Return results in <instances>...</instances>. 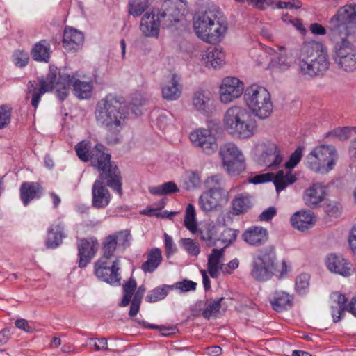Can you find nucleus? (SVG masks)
Instances as JSON below:
<instances>
[{"label": "nucleus", "instance_id": "13", "mask_svg": "<svg viewBox=\"0 0 356 356\" xmlns=\"http://www.w3.org/2000/svg\"><path fill=\"white\" fill-rule=\"evenodd\" d=\"M303 147H298L291 155L289 160L285 163L287 169L278 171L273 179V183L277 192L284 190L288 185L293 184L296 180V177L290 172V169L294 168L300 161L302 156Z\"/></svg>", "mask_w": 356, "mask_h": 356}, {"label": "nucleus", "instance_id": "5", "mask_svg": "<svg viewBox=\"0 0 356 356\" xmlns=\"http://www.w3.org/2000/svg\"><path fill=\"white\" fill-rule=\"evenodd\" d=\"M193 28L198 38L208 43H216L224 37L227 30L225 15L217 8H209L193 17Z\"/></svg>", "mask_w": 356, "mask_h": 356}, {"label": "nucleus", "instance_id": "16", "mask_svg": "<svg viewBox=\"0 0 356 356\" xmlns=\"http://www.w3.org/2000/svg\"><path fill=\"white\" fill-rule=\"evenodd\" d=\"M243 83L238 78L225 77L220 86V99L223 104L230 103L238 98L243 94Z\"/></svg>", "mask_w": 356, "mask_h": 356}, {"label": "nucleus", "instance_id": "54", "mask_svg": "<svg viewBox=\"0 0 356 356\" xmlns=\"http://www.w3.org/2000/svg\"><path fill=\"white\" fill-rule=\"evenodd\" d=\"M309 286V276L307 274H301L296 277V287L299 293H302Z\"/></svg>", "mask_w": 356, "mask_h": 356}, {"label": "nucleus", "instance_id": "40", "mask_svg": "<svg viewBox=\"0 0 356 356\" xmlns=\"http://www.w3.org/2000/svg\"><path fill=\"white\" fill-rule=\"evenodd\" d=\"M270 303L274 310H288L291 308L293 298L288 293L281 291L276 293V296L270 300Z\"/></svg>", "mask_w": 356, "mask_h": 356}, {"label": "nucleus", "instance_id": "28", "mask_svg": "<svg viewBox=\"0 0 356 356\" xmlns=\"http://www.w3.org/2000/svg\"><path fill=\"white\" fill-rule=\"evenodd\" d=\"M160 24L157 21L156 15L153 13H145L141 19L140 31L147 37H158L159 33Z\"/></svg>", "mask_w": 356, "mask_h": 356}, {"label": "nucleus", "instance_id": "43", "mask_svg": "<svg viewBox=\"0 0 356 356\" xmlns=\"http://www.w3.org/2000/svg\"><path fill=\"white\" fill-rule=\"evenodd\" d=\"M217 232V227L215 225H207L200 229V237L207 246H214L217 241L216 239Z\"/></svg>", "mask_w": 356, "mask_h": 356}, {"label": "nucleus", "instance_id": "8", "mask_svg": "<svg viewBox=\"0 0 356 356\" xmlns=\"http://www.w3.org/2000/svg\"><path fill=\"white\" fill-rule=\"evenodd\" d=\"M243 99L251 113L261 120L269 118L273 111L270 92L257 84L248 86L244 91Z\"/></svg>", "mask_w": 356, "mask_h": 356}, {"label": "nucleus", "instance_id": "55", "mask_svg": "<svg viewBox=\"0 0 356 356\" xmlns=\"http://www.w3.org/2000/svg\"><path fill=\"white\" fill-rule=\"evenodd\" d=\"M113 236H114L115 241L117 242V245L118 244L124 247L128 245V242L131 238L130 233L127 230L121 231Z\"/></svg>", "mask_w": 356, "mask_h": 356}, {"label": "nucleus", "instance_id": "45", "mask_svg": "<svg viewBox=\"0 0 356 356\" xmlns=\"http://www.w3.org/2000/svg\"><path fill=\"white\" fill-rule=\"evenodd\" d=\"M116 246L117 242L115 241L114 236L111 235L108 236L104 242L102 248L103 254L100 259L114 260L117 259L114 255Z\"/></svg>", "mask_w": 356, "mask_h": 356}, {"label": "nucleus", "instance_id": "32", "mask_svg": "<svg viewBox=\"0 0 356 356\" xmlns=\"http://www.w3.org/2000/svg\"><path fill=\"white\" fill-rule=\"evenodd\" d=\"M162 252L161 249L154 248L147 254V260L143 263L141 269L145 273H153L162 261Z\"/></svg>", "mask_w": 356, "mask_h": 356}, {"label": "nucleus", "instance_id": "19", "mask_svg": "<svg viewBox=\"0 0 356 356\" xmlns=\"http://www.w3.org/2000/svg\"><path fill=\"white\" fill-rule=\"evenodd\" d=\"M191 101L193 108L202 114H207L212 109L213 98L209 90H197L193 93Z\"/></svg>", "mask_w": 356, "mask_h": 356}, {"label": "nucleus", "instance_id": "60", "mask_svg": "<svg viewBox=\"0 0 356 356\" xmlns=\"http://www.w3.org/2000/svg\"><path fill=\"white\" fill-rule=\"evenodd\" d=\"M277 213V209L275 207H270L265 209L259 215V218L261 221H268L270 220Z\"/></svg>", "mask_w": 356, "mask_h": 356}, {"label": "nucleus", "instance_id": "22", "mask_svg": "<svg viewBox=\"0 0 356 356\" xmlns=\"http://www.w3.org/2000/svg\"><path fill=\"white\" fill-rule=\"evenodd\" d=\"M325 195V188L318 184H314L305 190L303 200L307 206L316 208L324 200Z\"/></svg>", "mask_w": 356, "mask_h": 356}, {"label": "nucleus", "instance_id": "3", "mask_svg": "<svg viewBox=\"0 0 356 356\" xmlns=\"http://www.w3.org/2000/svg\"><path fill=\"white\" fill-rule=\"evenodd\" d=\"M94 113L99 127L115 134L122 129L128 112L122 97L108 94L98 101Z\"/></svg>", "mask_w": 356, "mask_h": 356}, {"label": "nucleus", "instance_id": "57", "mask_svg": "<svg viewBox=\"0 0 356 356\" xmlns=\"http://www.w3.org/2000/svg\"><path fill=\"white\" fill-rule=\"evenodd\" d=\"M165 236V248L166 251L167 257H170L177 251V248L173 242L172 237L168 236L167 234H164Z\"/></svg>", "mask_w": 356, "mask_h": 356}, {"label": "nucleus", "instance_id": "12", "mask_svg": "<svg viewBox=\"0 0 356 356\" xmlns=\"http://www.w3.org/2000/svg\"><path fill=\"white\" fill-rule=\"evenodd\" d=\"M229 193L224 188H209L198 200L200 209L205 213L217 211L229 201Z\"/></svg>", "mask_w": 356, "mask_h": 356}, {"label": "nucleus", "instance_id": "58", "mask_svg": "<svg viewBox=\"0 0 356 356\" xmlns=\"http://www.w3.org/2000/svg\"><path fill=\"white\" fill-rule=\"evenodd\" d=\"M276 6L278 8H300L302 6V3L299 0H292L290 1H278L276 3Z\"/></svg>", "mask_w": 356, "mask_h": 356}, {"label": "nucleus", "instance_id": "37", "mask_svg": "<svg viewBox=\"0 0 356 356\" xmlns=\"http://www.w3.org/2000/svg\"><path fill=\"white\" fill-rule=\"evenodd\" d=\"M224 248L213 249L212 252L208 256L207 268L210 276L216 278L220 270V259L223 257Z\"/></svg>", "mask_w": 356, "mask_h": 356}, {"label": "nucleus", "instance_id": "42", "mask_svg": "<svg viewBox=\"0 0 356 356\" xmlns=\"http://www.w3.org/2000/svg\"><path fill=\"white\" fill-rule=\"evenodd\" d=\"M174 286L163 284L149 291L145 298L148 302H156L164 299Z\"/></svg>", "mask_w": 356, "mask_h": 356}, {"label": "nucleus", "instance_id": "63", "mask_svg": "<svg viewBox=\"0 0 356 356\" xmlns=\"http://www.w3.org/2000/svg\"><path fill=\"white\" fill-rule=\"evenodd\" d=\"M325 212L330 216L337 218L341 214L339 207L334 204H328L325 207Z\"/></svg>", "mask_w": 356, "mask_h": 356}, {"label": "nucleus", "instance_id": "29", "mask_svg": "<svg viewBox=\"0 0 356 356\" xmlns=\"http://www.w3.org/2000/svg\"><path fill=\"white\" fill-rule=\"evenodd\" d=\"M279 54H277L270 61V66L280 70H286L289 69L294 63V58L291 52L286 51L283 46L278 47Z\"/></svg>", "mask_w": 356, "mask_h": 356}, {"label": "nucleus", "instance_id": "18", "mask_svg": "<svg viewBox=\"0 0 356 356\" xmlns=\"http://www.w3.org/2000/svg\"><path fill=\"white\" fill-rule=\"evenodd\" d=\"M79 267L83 268L89 264L95 255L98 249L96 240L90 238L81 239L78 245Z\"/></svg>", "mask_w": 356, "mask_h": 356}, {"label": "nucleus", "instance_id": "24", "mask_svg": "<svg viewBox=\"0 0 356 356\" xmlns=\"http://www.w3.org/2000/svg\"><path fill=\"white\" fill-rule=\"evenodd\" d=\"M84 40L83 33L74 28L66 27L63 33V43L65 48L70 50H77Z\"/></svg>", "mask_w": 356, "mask_h": 356}, {"label": "nucleus", "instance_id": "30", "mask_svg": "<svg viewBox=\"0 0 356 356\" xmlns=\"http://www.w3.org/2000/svg\"><path fill=\"white\" fill-rule=\"evenodd\" d=\"M253 205L252 197L247 193H241L236 195L232 202V213L239 216L244 214L250 210Z\"/></svg>", "mask_w": 356, "mask_h": 356}, {"label": "nucleus", "instance_id": "59", "mask_svg": "<svg viewBox=\"0 0 356 356\" xmlns=\"http://www.w3.org/2000/svg\"><path fill=\"white\" fill-rule=\"evenodd\" d=\"M90 344L92 343V342H94L93 346L95 348V350H108L107 346V339L106 338H99V339H93L90 338L89 339Z\"/></svg>", "mask_w": 356, "mask_h": 356}, {"label": "nucleus", "instance_id": "46", "mask_svg": "<svg viewBox=\"0 0 356 356\" xmlns=\"http://www.w3.org/2000/svg\"><path fill=\"white\" fill-rule=\"evenodd\" d=\"M148 5V0H129V13L134 17H138L145 12Z\"/></svg>", "mask_w": 356, "mask_h": 356}, {"label": "nucleus", "instance_id": "38", "mask_svg": "<svg viewBox=\"0 0 356 356\" xmlns=\"http://www.w3.org/2000/svg\"><path fill=\"white\" fill-rule=\"evenodd\" d=\"M314 153L323 159L328 167L327 168L333 169L337 159V154L334 147L332 145H322L316 147Z\"/></svg>", "mask_w": 356, "mask_h": 356}, {"label": "nucleus", "instance_id": "52", "mask_svg": "<svg viewBox=\"0 0 356 356\" xmlns=\"http://www.w3.org/2000/svg\"><path fill=\"white\" fill-rule=\"evenodd\" d=\"M29 60V54L25 51H16L13 54V62L17 67H25L28 64Z\"/></svg>", "mask_w": 356, "mask_h": 356}, {"label": "nucleus", "instance_id": "17", "mask_svg": "<svg viewBox=\"0 0 356 356\" xmlns=\"http://www.w3.org/2000/svg\"><path fill=\"white\" fill-rule=\"evenodd\" d=\"M180 15V10L175 3L168 0L163 3L156 17L160 26L163 28H168L179 21Z\"/></svg>", "mask_w": 356, "mask_h": 356}, {"label": "nucleus", "instance_id": "1", "mask_svg": "<svg viewBox=\"0 0 356 356\" xmlns=\"http://www.w3.org/2000/svg\"><path fill=\"white\" fill-rule=\"evenodd\" d=\"M72 86L73 92L79 99H88L90 97L92 90L91 81H82L71 76L65 71L58 72L57 67L50 66L46 79L40 78L37 81H30L27 84V94L26 99L29 98L32 94L31 105L36 109L38 106L41 97L46 92L56 90V95L61 101L65 100L69 94L70 87Z\"/></svg>", "mask_w": 356, "mask_h": 356}, {"label": "nucleus", "instance_id": "15", "mask_svg": "<svg viewBox=\"0 0 356 356\" xmlns=\"http://www.w3.org/2000/svg\"><path fill=\"white\" fill-rule=\"evenodd\" d=\"M190 140L196 147L207 155L214 154L218 147L216 137L209 129H199L191 133Z\"/></svg>", "mask_w": 356, "mask_h": 356}, {"label": "nucleus", "instance_id": "44", "mask_svg": "<svg viewBox=\"0 0 356 356\" xmlns=\"http://www.w3.org/2000/svg\"><path fill=\"white\" fill-rule=\"evenodd\" d=\"M137 288V284L135 279L130 277L129 281L126 282L122 285L123 298L119 305L121 307L127 306L131 301V298Z\"/></svg>", "mask_w": 356, "mask_h": 356}, {"label": "nucleus", "instance_id": "9", "mask_svg": "<svg viewBox=\"0 0 356 356\" xmlns=\"http://www.w3.org/2000/svg\"><path fill=\"white\" fill-rule=\"evenodd\" d=\"M219 156L222 166L232 176L241 174L245 170V158L241 150L234 143H226L220 146Z\"/></svg>", "mask_w": 356, "mask_h": 356}, {"label": "nucleus", "instance_id": "23", "mask_svg": "<svg viewBox=\"0 0 356 356\" xmlns=\"http://www.w3.org/2000/svg\"><path fill=\"white\" fill-rule=\"evenodd\" d=\"M326 266L331 272L343 277H348L350 275V268L348 264L341 255L329 254L326 260Z\"/></svg>", "mask_w": 356, "mask_h": 356}, {"label": "nucleus", "instance_id": "64", "mask_svg": "<svg viewBox=\"0 0 356 356\" xmlns=\"http://www.w3.org/2000/svg\"><path fill=\"white\" fill-rule=\"evenodd\" d=\"M348 242L352 251L356 254V225L353 226L350 231Z\"/></svg>", "mask_w": 356, "mask_h": 356}, {"label": "nucleus", "instance_id": "20", "mask_svg": "<svg viewBox=\"0 0 356 356\" xmlns=\"http://www.w3.org/2000/svg\"><path fill=\"white\" fill-rule=\"evenodd\" d=\"M44 193V188L38 182L26 181L20 186V198L24 206L34 199H39Z\"/></svg>", "mask_w": 356, "mask_h": 356}, {"label": "nucleus", "instance_id": "4", "mask_svg": "<svg viewBox=\"0 0 356 356\" xmlns=\"http://www.w3.org/2000/svg\"><path fill=\"white\" fill-rule=\"evenodd\" d=\"M327 47L318 42H305L299 49L298 66L299 74L305 78L323 75L330 67Z\"/></svg>", "mask_w": 356, "mask_h": 356}, {"label": "nucleus", "instance_id": "41", "mask_svg": "<svg viewBox=\"0 0 356 356\" xmlns=\"http://www.w3.org/2000/svg\"><path fill=\"white\" fill-rule=\"evenodd\" d=\"M129 319L137 323L142 327L147 329L158 330L159 331L171 330L173 332L175 330L174 326H166L164 325H154L146 323L142 316L141 313H128Z\"/></svg>", "mask_w": 356, "mask_h": 356}, {"label": "nucleus", "instance_id": "11", "mask_svg": "<svg viewBox=\"0 0 356 356\" xmlns=\"http://www.w3.org/2000/svg\"><path fill=\"white\" fill-rule=\"evenodd\" d=\"M275 254L274 252H264L253 259L251 275L257 281L269 280L275 269Z\"/></svg>", "mask_w": 356, "mask_h": 356}, {"label": "nucleus", "instance_id": "26", "mask_svg": "<svg viewBox=\"0 0 356 356\" xmlns=\"http://www.w3.org/2000/svg\"><path fill=\"white\" fill-rule=\"evenodd\" d=\"M259 161L271 169L277 168L282 163V157L276 145H269L260 156Z\"/></svg>", "mask_w": 356, "mask_h": 356}, {"label": "nucleus", "instance_id": "39", "mask_svg": "<svg viewBox=\"0 0 356 356\" xmlns=\"http://www.w3.org/2000/svg\"><path fill=\"white\" fill-rule=\"evenodd\" d=\"M64 237L63 227L58 224L51 227L48 230L46 246L48 248H56L61 243Z\"/></svg>", "mask_w": 356, "mask_h": 356}, {"label": "nucleus", "instance_id": "27", "mask_svg": "<svg viewBox=\"0 0 356 356\" xmlns=\"http://www.w3.org/2000/svg\"><path fill=\"white\" fill-rule=\"evenodd\" d=\"M90 143L86 141H81L79 143L75 146V150L79 158L83 161H90L92 163V157L95 156V154H97V153L101 152L104 155H110L109 154H106L104 152L105 147L102 144H97L95 147L90 150Z\"/></svg>", "mask_w": 356, "mask_h": 356}, {"label": "nucleus", "instance_id": "51", "mask_svg": "<svg viewBox=\"0 0 356 356\" xmlns=\"http://www.w3.org/2000/svg\"><path fill=\"white\" fill-rule=\"evenodd\" d=\"M238 233V230L225 228L221 232L219 240H221L224 243H226V245H228L236 240Z\"/></svg>", "mask_w": 356, "mask_h": 356}, {"label": "nucleus", "instance_id": "36", "mask_svg": "<svg viewBox=\"0 0 356 356\" xmlns=\"http://www.w3.org/2000/svg\"><path fill=\"white\" fill-rule=\"evenodd\" d=\"M330 299L339 306V312H356V296L348 302L346 296L339 291L331 293Z\"/></svg>", "mask_w": 356, "mask_h": 356}, {"label": "nucleus", "instance_id": "48", "mask_svg": "<svg viewBox=\"0 0 356 356\" xmlns=\"http://www.w3.org/2000/svg\"><path fill=\"white\" fill-rule=\"evenodd\" d=\"M179 243L190 255L197 257L200 252V245L193 239L189 238H181Z\"/></svg>", "mask_w": 356, "mask_h": 356}, {"label": "nucleus", "instance_id": "2", "mask_svg": "<svg viewBox=\"0 0 356 356\" xmlns=\"http://www.w3.org/2000/svg\"><path fill=\"white\" fill-rule=\"evenodd\" d=\"M92 166L99 172L92 188V205L97 209L106 208L111 202V194L104 181L113 191L122 195V177L117 165L111 163V155H104L99 152L92 157Z\"/></svg>", "mask_w": 356, "mask_h": 356}, {"label": "nucleus", "instance_id": "14", "mask_svg": "<svg viewBox=\"0 0 356 356\" xmlns=\"http://www.w3.org/2000/svg\"><path fill=\"white\" fill-rule=\"evenodd\" d=\"M119 262V259L114 260L99 259L95 263V275L107 283L120 285L121 277L118 273Z\"/></svg>", "mask_w": 356, "mask_h": 356}, {"label": "nucleus", "instance_id": "35", "mask_svg": "<svg viewBox=\"0 0 356 356\" xmlns=\"http://www.w3.org/2000/svg\"><path fill=\"white\" fill-rule=\"evenodd\" d=\"M305 163L310 170L321 174H326L332 170L327 168L328 166L326 162L316 154L313 150L306 156Z\"/></svg>", "mask_w": 356, "mask_h": 356}, {"label": "nucleus", "instance_id": "49", "mask_svg": "<svg viewBox=\"0 0 356 356\" xmlns=\"http://www.w3.org/2000/svg\"><path fill=\"white\" fill-rule=\"evenodd\" d=\"M327 136H333L340 140H346L351 136V129L349 127H343L334 129L327 133Z\"/></svg>", "mask_w": 356, "mask_h": 356}, {"label": "nucleus", "instance_id": "62", "mask_svg": "<svg viewBox=\"0 0 356 356\" xmlns=\"http://www.w3.org/2000/svg\"><path fill=\"white\" fill-rule=\"evenodd\" d=\"M238 260L237 259H234L230 261L227 265L221 264L220 268L222 273L231 274L232 270L236 269L238 267Z\"/></svg>", "mask_w": 356, "mask_h": 356}, {"label": "nucleus", "instance_id": "25", "mask_svg": "<svg viewBox=\"0 0 356 356\" xmlns=\"http://www.w3.org/2000/svg\"><path fill=\"white\" fill-rule=\"evenodd\" d=\"M315 217L311 211H302L294 213L291 218L292 226L300 231L309 229L314 223Z\"/></svg>", "mask_w": 356, "mask_h": 356}, {"label": "nucleus", "instance_id": "10", "mask_svg": "<svg viewBox=\"0 0 356 356\" xmlns=\"http://www.w3.org/2000/svg\"><path fill=\"white\" fill-rule=\"evenodd\" d=\"M348 38L337 37L334 48L333 59L338 67L345 72H350L356 70V49L351 44Z\"/></svg>", "mask_w": 356, "mask_h": 356}, {"label": "nucleus", "instance_id": "33", "mask_svg": "<svg viewBox=\"0 0 356 356\" xmlns=\"http://www.w3.org/2000/svg\"><path fill=\"white\" fill-rule=\"evenodd\" d=\"M162 97L169 101L177 100L181 94V86L179 83L175 74L172 75L171 80L161 88Z\"/></svg>", "mask_w": 356, "mask_h": 356}, {"label": "nucleus", "instance_id": "50", "mask_svg": "<svg viewBox=\"0 0 356 356\" xmlns=\"http://www.w3.org/2000/svg\"><path fill=\"white\" fill-rule=\"evenodd\" d=\"M145 288L144 286H140L134 295L133 300L131 302V307L129 312H138L140 309V305L141 300L144 296Z\"/></svg>", "mask_w": 356, "mask_h": 356}, {"label": "nucleus", "instance_id": "21", "mask_svg": "<svg viewBox=\"0 0 356 356\" xmlns=\"http://www.w3.org/2000/svg\"><path fill=\"white\" fill-rule=\"evenodd\" d=\"M243 239L252 246L264 245L268 240V231L260 226H252L242 234Z\"/></svg>", "mask_w": 356, "mask_h": 356}, {"label": "nucleus", "instance_id": "47", "mask_svg": "<svg viewBox=\"0 0 356 356\" xmlns=\"http://www.w3.org/2000/svg\"><path fill=\"white\" fill-rule=\"evenodd\" d=\"M184 226L193 233L197 230L195 210V207L191 204H189L186 207L184 217Z\"/></svg>", "mask_w": 356, "mask_h": 356}, {"label": "nucleus", "instance_id": "6", "mask_svg": "<svg viewBox=\"0 0 356 356\" xmlns=\"http://www.w3.org/2000/svg\"><path fill=\"white\" fill-rule=\"evenodd\" d=\"M224 125L227 131L234 138L248 139L257 131L256 121L245 108L234 106L225 113Z\"/></svg>", "mask_w": 356, "mask_h": 356}, {"label": "nucleus", "instance_id": "56", "mask_svg": "<svg viewBox=\"0 0 356 356\" xmlns=\"http://www.w3.org/2000/svg\"><path fill=\"white\" fill-rule=\"evenodd\" d=\"M222 180V177L219 175H213L209 177L206 181L207 187L209 188H222L220 186L221 184V181Z\"/></svg>", "mask_w": 356, "mask_h": 356}, {"label": "nucleus", "instance_id": "7", "mask_svg": "<svg viewBox=\"0 0 356 356\" xmlns=\"http://www.w3.org/2000/svg\"><path fill=\"white\" fill-rule=\"evenodd\" d=\"M328 29L332 39L342 37L356 41V4L341 7L330 19Z\"/></svg>", "mask_w": 356, "mask_h": 356}, {"label": "nucleus", "instance_id": "34", "mask_svg": "<svg viewBox=\"0 0 356 356\" xmlns=\"http://www.w3.org/2000/svg\"><path fill=\"white\" fill-rule=\"evenodd\" d=\"M51 54L50 44L44 40L36 43L31 51L32 58L35 60L44 63L49 61Z\"/></svg>", "mask_w": 356, "mask_h": 356}, {"label": "nucleus", "instance_id": "31", "mask_svg": "<svg viewBox=\"0 0 356 356\" xmlns=\"http://www.w3.org/2000/svg\"><path fill=\"white\" fill-rule=\"evenodd\" d=\"M225 58V55L222 49L213 47L208 49L207 54L203 56L202 59L207 67L216 70L224 64Z\"/></svg>", "mask_w": 356, "mask_h": 356}, {"label": "nucleus", "instance_id": "53", "mask_svg": "<svg viewBox=\"0 0 356 356\" xmlns=\"http://www.w3.org/2000/svg\"><path fill=\"white\" fill-rule=\"evenodd\" d=\"M173 286L175 289L186 292L189 291H194L196 288L197 284L191 280H184L181 282H176Z\"/></svg>", "mask_w": 356, "mask_h": 356}, {"label": "nucleus", "instance_id": "61", "mask_svg": "<svg viewBox=\"0 0 356 356\" xmlns=\"http://www.w3.org/2000/svg\"><path fill=\"white\" fill-rule=\"evenodd\" d=\"M10 121V113L5 108H0V129L7 126Z\"/></svg>", "mask_w": 356, "mask_h": 356}]
</instances>
